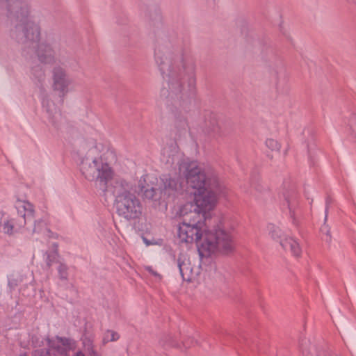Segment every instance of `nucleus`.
Returning <instances> with one entry per match:
<instances>
[{
  "label": "nucleus",
  "instance_id": "nucleus-1",
  "mask_svg": "<svg viewBox=\"0 0 356 356\" xmlns=\"http://www.w3.org/2000/svg\"><path fill=\"white\" fill-rule=\"evenodd\" d=\"M154 60L165 81L161 97L174 106L173 126L176 134L181 136L188 128L185 113L196 94L195 64L167 37L156 40Z\"/></svg>",
  "mask_w": 356,
  "mask_h": 356
},
{
  "label": "nucleus",
  "instance_id": "nucleus-2",
  "mask_svg": "<svg viewBox=\"0 0 356 356\" xmlns=\"http://www.w3.org/2000/svg\"><path fill=\"white\" fill-rule=\"evenodd\" d=\"M31 9L28 0H0V14L17 24L10 31V37L25 49L33 48L40 63L53 65L56 61V50L48 41L40 42V27L31 19Z\"/></svg>",
  "mask_w": 356,
  "mask_h": 356
},
{
  "label": "nucleus",
  "instance_id": "nucleus-3",
  "mask_svg": "<svg viewBox=\"0 0 356 356\" xmlns=\"http://www.w3.org/2000/svg\"><path fill=\"white\" fill-rule=\"evenodd\" d=\"M194 204H186L180 211L183 221L179 225L177 236L181 242L193 243L201 238V226L208 227L209 211L212 210L217 199L225 197L227 189L222 183L203 191H194Z\"/></svg>",
  "mask_w": 356,
  "mask_h": 356
},
{
  "label": "nucleus",
  "instance_id": "nucleus-4",
  "mask_svg": "<svg viewBox=\"0 0 356 356\" xmlns=\"http://www.w3.org/2000/svg\"><path fill=\"white\" fill-rule=\"evenodd\" d=\"M132 184L122 179L111 183V191L115 197V206L118 216L127 220H136L142 214L140 200L131 193Z\"/></svg>",
  "mask_w": 356,
  "mask_h": 356
},
{
  "label": "nucleus",
  "instance_id": "nucleus-5",
  "mask_svg": "<svg viewBox=\"0 0 356 356\" xmlns=\"http://www.w3.org/2000/svg\"><path fill=\"white\" fill-rule=\"evenodd\" d=\"M201 226L202 236L195 241L200 246L199 252L203 251L209 255L215 253L229 254L234 248L233 236L230 232L226 230L221 222L212 228Z\"/></svg>",
  "mask_w": 356,
  "mask_h": 356
},
{
  "label": "nucleus",
  "instance_id": "nucleus-6",
  "mask_svg": "<svg viewBox=\"0 0 356 356\" xmlns=\"http://www.w3.org/2000/svg\"><path fill=\"white\" fill-rule=\"evenodd\" d=\"M179 172L185 176L187 184L195 191H203L221 183L213 171L206 172L195 161H183L180 164Z\"/></svg>",
  "mask_w": 356,
  "mask_h": 356
},
{
  "label": "nucleus",
  "instance_id": "nucleus-7",
  "mask_svg": "<svg viewBox=\"0 0 356 356\" xmlns=\"http://www.w3.org/2000/svg\"><path fill=\"white\" fill-rule=\"evenodd\" d=\"M81 171L89 181H95L99 188L106 192L109 190L113 172L107 163L101 158H95L91 162L83 161Z\"/></svg>",
  "mask_w": 356,
  "mask_h": 356
},
{
  "label": "nucleus",
  "instance_id": "nucleus-8",
  "mask_svg": "<svg viewBox=\"0 0 356 356\" xmlns=\"http://www.w3.org/2000/svg\"><path fill=\"white\" fill-rule=\"evenodd\" d=\"M17 216L10 218L7 216L0 225V232L11 235L20 231L28 225V221H32L35 212L33 205L27 201H17L15 204Z\"/></svg>",
  "mask_w": 356,
  "mask_h": 356
},
{
  "label": "nucleus",
  "instance_id": "nucleus-9",
  "mask_svg": "<svg viewBox=\"0 0 356 356\" xmlns=\"http://www.w3.org/2000/svg\"><path fill=\"white\" fill-rule=\"evenodd\" d=\"M48 348L35 350L31 356H70V351L76 346V342L71 338L56 336L47 339ZM19 356H27L26 353Z\"/></svg>",
  "mask_w": 356,
  "mask_h": 356
},
{
  "label": "nucleus",
  "instance_id": "nucleus-10",
  "mask_svg": "<svg viewBox=\"0 0 356 356\" xmlns=\"http://www.w3.org/2000/svg\"><path fill=\"white\" fill-rule=\"evenodd\" d=\"M267 227L270 237L279 241L285 250H289L295 257L300 256L302 250L298 241L292 237H284L282 231L274 224H269Z\"/></svg>",
  "mask_w": 356,
  "mask_h": 356
},
{
  "label": "nucleus",
  "instance_id": "nucleus-11",
  "mask_svg": "<svg viewBox=\"0 0 356 356\" xmlns=\"http://www.w3.org/2000/svg\"><path fill=\"white\" fill-rule=\"evenodd\" d=\"M52 88L57 91L60 97H63L69 91V86L72 80L69 76L66 69L60 65H55L52 69Z\"/></svg>",
  "mask_w": 356,
  "mask_h": 356
},
{
  "label": "nucleus",
  "instance_id": "nucleus-12",
  "mask_svg": "<svg viewBox=\"0 0 356 356\" xmlns=\"http://www.w3.org/2000/svg\"><path fill=\"white\" fill-rule=\"evenodd\" d=\"M204 131L211 138H218L226 136L229 130L227 125L220 121L216 115L211 113L209 118L205 120Z\"/></svg>",
  "mask_w": 356,
  "mask_h": 356
},
{
  "label": "nucleus",
  "instance_id": "nucleus-13",
  "mask_svg": "<svg viewBox=\"0 0 356 356\" xmlns=\"http://www.w3.org/2000/svg\"><path fill=\"white\" fill-rule=\"evenodd\" d=\"M24 284L19 291L22 296H29L25 293V288L27 287V277L23 270L13 271L11 274L8 275V293L10 294V298H13V293L16 288Z\"/></svg>",
  "mask_w": 356,
  "mask_h": 356
},
{
  "label": "nucleus",
  "instance_id": "nucleus-14",
  "mask_svg": "<svg viewBox=\"0 0 356 356\" xmlns=\"http://www.w3.org/2000/svg\"><path fill=\"white\" fill-rule=\"evenodd\" d=\"M283 197L284 198V204H286L289 211V216L292 220L293 225H297L296 219V211L298 207L299 196L294 186H291L289 189L283 192Z\"/></svg>",
  "mask_w": 356,
  "mask_h": 356
},
{
  "label": "nucleus",
  "instance_id": "nucleus-15",
  "mask_svg": "<svg viewBox=\"0 0 356 356\" xmlns=\"http://www.w3.org/2000/svg\"><path fill=\"white\" fill-rule=\"evenodd\" d=\"M81 341L82 350H78L74 356H103L96 349L94 343L95 336L92 334L84 333Z\"/></svg>",
  "mask_w": 356,
  "mask_h": 356
},
{
  "label": "nucleus",
  "instance_id": "nucleus-16",
  "mask_svg": "<svg viewBox=\"0 0 356 356\" xmlns=\"http://www.w3.org/2000/svg\"><path fill=\"white\" fill-rule=\"evenodd\" d=\"M42 108L47 115L49 122L55 128L60 127L62 119L61 113L56 104L49 98H44L42 102Z\"/></svg>",
  "mask_w": 356,
  "mask_h": 356
},
{
  "label": "nucleus",
  "instance_id": "nucleus-17",
  "mask_svg": "<svg viewBox=\"0 0 356 356\" xmlns=\"http://www.w3.org/2000/svg\"><path fill=\"white\" fill-rule=\"evenodd\" d=\"M161 161L166 165L167 168H175L177 165L179 168L183 161L189 160H181L179 154L175 150L164 149L161 154Z\"/></svg>",
  "mask_w": 356,
  "mask_h": 356
},
{
  "label": "nucleus",
  "instance_id": "nucleus-18",
  "mask_svg": "<svg viewBox=\"0 0 356 356\" xmlns=\"http://www.w3.org/2000/svg\"><path fill=\"white\" fill-rule=\"evenodd\" d=\"M26 229L32 233L42 234L47 237H51L52 232L47 227V222L42 219L35 220L34 214L33 215L32 221H28Z\"/></svg>",
  "mask_w": 356,
  "mask_h": 356
},
{
  "label": "nucleus",
  "instance_id": "nucleus-19",
  "mask_svg": "<svg viewBox=\"0 0 356 356\" xmlns=\"http://www.w3.org/2000/svg\"><path fill=\"white\" fill-rule=\"evenodd\" d=\"M300 348L305 356H330L329 353L323 348L318 347L309 341L302 340L300 343Z\"/></svg>",
  "mask_w": 356,
  "mask_h": 356
},
{
  "label": "nucleus",
  "instance_id": "nucleus-20",
  "mask_svg": "<svg viewBox=\"0 0 356 356\" xmlns=\"http://www.w3.org/2000/svg\"><path fill=\"white\" fill-rule=\"evenodd\" d=\"M162 181L163 183L164 193L168 195H171L175 192H178L182 190L181 184L179 183L177 178H172L168 175H163Z\"/></svg>",
  "mask_w": 356,
  "mask_h": 356
},
{
  "label": "nucleus",
  "instance_id": "nucleus-21",
  "mask_svg": "<svg viewBox=\"0 0 356 356\" xmlns=\"http://www.w3.org/2000/svg\"><path fill=\"white\" fill-rule=\"evenodd\" d=\"M177 266L179 270L180 275L184 281H191V268L190 264L186 262L182 255H179L177 259Z\"/></svg>",
  "mask_w": 356,
  "mask_h": 356
},
{
  "label": "nucleus",
  "instance_id": "nucleus-22",
  "mask_svg": "<svg viewBox=\"0 0 356 356\" xmlns=\"http://www.w3.org/2000/svg\"><path fill=\"white\" fill-rule=\"evenodd\" d=\"M31 77L38 85L42 86L46 75L44 67L40 64H36L31 68Z\"/></svg>",
  "mask_w": 356,
  "mask_h": 356
},
{
  "label": "nucleus",
  "instance_id": "nucleus-23",
  "mask_svg": "<svg viewBox=\"0 0 356 356\" xmlns=\"http://www.w3.org/2000/svg\"><path fill=\"white\" fill-rule=\"evenodd\" d=\"M159 344L165 349L170 348H175L178 349L181 348V345L175 339L171 334H163L160 340Z\"/></svg>",
  "mask_w": 356,
  "mask_h": 356
},
{
  "label": "nucleus",
  "instance_id": "nucleus-24",
  "mask_svg": "<svg viewBox=\"0 0 356 356\" xmlns=\"http://www.w3.org/2000/svg\"><path fill=\"white\" fill-rule=\"evenodd\" d=\"M261 55L263 59L270 60L276 56V50L273 45L268 42L261 44Z\"/></svg>",
  "mask_w": 356,
  "mask_h": 356
},
{
  "label": "nucleus",
  "instance_id": "nucleus-25",
  "mask_svg": "<svg viewBox=\"0 0 356 356\" xmlns=\"http://www.w3.org/2000/svg\"><path fill=\"white\" fill-rule=\"evenodd\" d=\"M138 188V193H142L144 197L149 200L156 199V189L149 185H143L141 179L139 181Z\"/></svg>",
  "mask_w": 356,
  "mask_h": 356
},
{
  "label": "nucleus",
  "instance_id": "nucleus-26",
  "mask_svg": "<svg viewBox=\"0 0 356 356\" xmlns=\"http://www.w3.org/2000/svg\"><path fill=\"white\" fill-rule=\"evenodd\" d=\"M56 249L51 251H47L45 253L46 259L45 262L47 266L50 268L54 263H58V252L57 250V245L54 244Z\"/></svg>",
  "mask_w": 356,
  "mask_h": 356
},
{
  "label": "nucleus",
  "instance_id": "nucleus-27",
  "mask_svg": "<svg viewBox=\"0 0 356 356\" xmlns=\"http://www.w3.org/2000/svg\"><path fill=\"white\" fill-rule=\"evenodd\" d=\"M120 334L113 330H107L103 337L102 343L104 345L110 341H116L119 339Z\"/></svg>",
  "mask_w": 356,
  "mask_h": 356
},
{
  "label": "nucleus",
  "instance_id": "nucleus-28",
  "mask_svg": "<svg viewBox=\"0 0 356 356\" xmlns=\"http://www.w3.org/2000/svg\"><path fill=\"white\" fill-rule=\"evenodd\" d=\"M58 277L60 280L67 281L68 280V267L66 264L59 262L57 268Z\"/></svg>",
  "mask_w": 356,
  "mask_h": 356
},
{
  "label": "nucleus",
  "instance_id": "nucleus-29",
  "mask_svg": "<svg viewBox=\"0 0 356 356\" xmlns=\"http://www.w3.org/2000/svg\"><path fill=\"white\" fill-rule=\"evenodd\" d=\"M320 231L322 235V239L325 242L330 243L331 241V235L329 226L325 222L321 226Z\"/></svg>",
  "mask_w": 356,
  "mask_h": 356
},
{
  "label": "nucleus",
  "instance_id": "nucleus-30",
  "mask_svg": "<svg viewBox=\"0 0 356 356\" xmlns=\"http://www.w3.org/2000/svg\"><path fill=\"white\" fill-rule=\"evenodd\" d=\"M266 145L272 151H280V143L277 140L272 138H268L266 140Z\"/></svg>",
  "mask_w": 356,
  "mask_h": 356
},
{
  "label": "nucleus",
  "instance_id": "nucleus-31",
  "mask_svg": "<svg viewBox=\"0 0 356 356\" xmlns=\"http://www.w3.org/2000/svg\"><path fill=\"white\" fill-rule=\"evenodd\" d=\"M348 125L352 134L356 137V114L352 113L348 119Z\"/></svg>",
  "mask_w": 356,
  "mask_h": 356
},
{
  "label": "nucleus",
  "instance_id": "nucleus-32",
  "mask_svg": "<svg viewBox=\"0 0 356 356\" xmlns=\"http://www.w3.org/2000/svg\"><path fill=\"white\" fill-rule=\"evenodd\" d=\"M32 342L35 346H41L43 344V339L40 340L37 337L32 338Z\"/></svg>",
  "mask_w": 356,
  "mask_h": 356
},
{
  "label": "nucleus",
  "instance_id": "nucleus-33",
  "mask_svg": "<svg viewBox=\"0 0 356 356\" xmlns=\"http://www.w3.org/2000/svg\"><path fill=\"white\" fill-rule=\"evenodd\" d=\"M145 269H146V270H147L149 273H151L152 275H154V276H158V275H159V274H158L156 271H154V270H153V268H152V266H147V267L145 268Z\"/></svg>",
  "mask_w": 356,
  "mask_h": 356
},
{
  "label": "nucleus",
  "instance_id": "nucleus-34",
  "mask_svg": "<svg viewBox=\"0 0 356 356\" xmlns=\"http://www.w3.org/2000/svg\"><path fill=\"white\" fill-rule=\"evenodd\" d=\"M7 217L5 213L0 211V225L3 223V221L5 220V218Z\"/></svg>",
  "mask_w": 356,
  "mask_h": 356
},
{
  "label": "nucleus",
  "instance_id": "nucleus-35",
  "mask_svg": "<svg viewBox=\"0 0 356 356\" xmlns=\"http://www.w3.org/2000/svg\"><path fill=\"white\" fill-rule=\"evenodd\" d=\"M182 346H183L184 348H188V347L190 346V345H189V344H188V343H187V342H186V341H183V342H182Z\"/></svg>",
  "mask_w": 356,
  "mask_h": 356
},
{
  "label": "nucleus",
  "instance_id": "nucleus-36",
  "mask_svg": "<svg viewBox=\"0 0 356 356\" xmlns=\"http://www.w3.org/2000/svg\"><path fill=\"white\" fill-rule=\"evenodd\" d=\"M327 207H326V209H325V221L327 220Z\"/></svg>",
  "mask_w": 356,
  "mask_h": 356
},
{
  "label": "nucleus",
  "instance_id": "nucleus-37",
  "mask_svg": "<svg viewBox=\"0 0 356 356\" xmlns=\"http://www.w3.org/2000/svg\"><path fill=\"white\" fill-rule=\"evenodd\" d=\"M18 305H19V302H18V300H16V302H15V307H17Z\"/></svg>",
  "mask_w": 356,
  "mask_h": 356
}]
</instances>
